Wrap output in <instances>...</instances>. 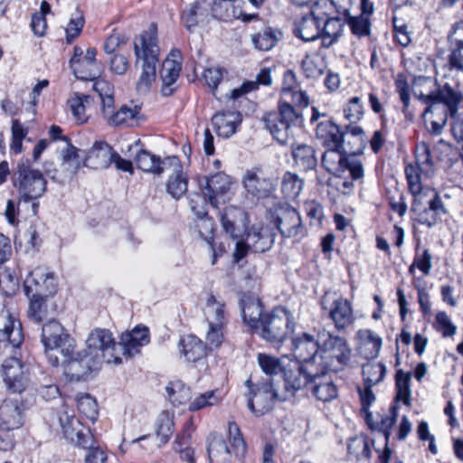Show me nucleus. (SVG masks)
Masks as SVG:
<instances>
[{"label": "nucleus", "instance_id": "7", "mask_svg": "<svg viewBox=\"0 0 463 463\" xmlns=\"http://www.w3.org/2000/svg\"><path fill=\"white\" fill-rule=\"evenodd\" d=\"M13 182L18 190L20 200L24 202L36 200L46 191L47 181L43 173L33 168L28 162L18 164Z\"/></svg>", "mask_w": 463, "mask_h": 463}, {"label": "nucleus", "instance_id": "45", "mask_svg": "<svg viewBox=\"0 0 463 463\" xmlns=\"http://www.w3.org/2000/svg\"><path fill=\"white\" fill-rule=\"evenodd\" d=\"M411 373L400 369L395 374V401L402 402L410 407L411 405Z\"/></svg>", "mask_w": 463, "mask_h": 463}, {"label": "nucleus", "instance_id": "62", "mask_svg": "<svg viewBox=\"0 0 463 463\" xmlns=\"http://www.w3.org/2000/svg\"><path fill=\"white\" fill-rule=\"evenodd\" d=\"M220 402V398L217 395V391H208L204 393L195 397L189 403V411H196L203 408L216 405Z\"/></svg>", "mask_w": 463, "mask_h": 463}, {"label": "nucleus", "instance_id": "55", "mask_svg": "<svg viewBox=\"0 0 463 463\" xmlns=\"http://www.w3.org/2000/svg\"><path fill=\"white\" fill-rule=\"evenodd\" d=\"M166 392L174 405L184 404L191 400V390L182 382L171 383L166 387Z\"/></svg>", "mask_w": 463, "mask_h": 463}, {"label": "nucleus", "instance_id": "1", "mask_svg": "<svg viewBox=\"0 0 463 463\" xmlns=\"http://www.w3.org/2000/svg\"><path fill=\"white\" fill-rule=\"evenodd\" d=\"M309 98L300 89L290 93L278 102V110L270 111L263 117L265 127L280 144L286 145L293 139L295 131L303 126L304 118L300 109L307 108Z\"/></svg>", "mask_w": 463, "mask_h": 463}, {"label": "nucleus", "instance_id": "44", "mask_svg": "<svg viewBox=\"0 0 463 463\" xmlns=\"http://www.w3.org/2000/svg\"><path fill=\"white\" fill-rule=\"evenodd\" d=\"M292 155L295 164L304 171L312 170L317 166V159L311 146L297 145L292 150Z\"/></svg>", "mask_w": 463, "mask_h": 463}, {"label": "nucleus", "instance_id": "43", "mask_svg": "<svg viewBox=\"0 0 463 463\" xmlns=\"http://www.w3.org/2000/svg\"><path fill=\"white\" fill-rule=\"evenodd\" d=\"M360 340V349L366 358H374L378 355L382 339L370 329H361L357 332Z\"/></svg>", "mask_w": 463, "mask_h": 463}, {"label": "nucleus", "instance_id": "14", "mask_svg": "<svg viewBox=\"0 0 463 463\" xmlns=\"http://www.w3.org/2000/svg\"><path fill=\"white\" fill-rule=\"evenodd\" d=\"M188 202L192 212L201 219V223L198 224L199 232L209 246V250L212 252V264L214 265L218 256L222 254V250L218 251L214 245V238L213 236V222L206 218L208 198L204 194H192L188 197Z\"/></svg>", "mask_w": 463, "mask_h": 463}, {"label": "nucleus", "instance_id": "13", "mask_svg": "<svg viewBox=\"0 0 463 463\" xmlns=\"http://www.w3.org/2000/svg\"><path fill=\"white\" fill-rule=\"evenodd\" d=\"M58 279L48 267L34 268L24 280V291L27 298L31 296L53 297L57 292Z\"/></svg>", "mask_w": 463, "mask_h": 463}, {"label": "nucleus", "instance_id": "42", "mask_svg": "<svg viewBox=\"0 0 463 463\" xmlns=\"http://www.w3.org/2000/svg\"><path fill=\"white\" fill-rule=\"evenodd\" d=\"M207 452L211 463H225L231 454V450L224 439L216 433H211L207 439Z\"/></svg>", "mask_w": 463, "mask_h": 463}, {"label": "nucleus", "instance_id": "11", "mask_svg": "<svg viewBox=\"0 0 463 463\" xmlns=\"http://www.w3.org/2000/svg\"><path fill=\"white\" fill-rule=\"evenodd\" d=\"M335 9L333 0H318L310 12L294 24V34L304 42L315 41L322 33L323 9Z\"/></svg>", "mask_w": 463, "mask_h": 463}, {"label": "nucleus", "instance_id": "5", "mask_svg": "<svg viewBox=\"0 0 463 463\" xmlns=\"http://www.w3.org/2000/svg\"><path fill=\"white\" fill-rule=\"evenodd\" d=\"M295 326L292 313L284 307H277L263 315L259 331L266 341L280 344L294 332Z\"/></svg>", "mask_w": 463, "mask_h": 463}, {"label": "nucleus", "instance_id": "17", "mask_svg": "<svg viewBox=\"0 0 463 463\" xmlns=\"http://www.w3.org/2000/svg\"><path fill=\"white\" fill-rule=\"evenodd\" d=\"M2 376L6 387L13 392L21 393L28 383L24 366L16 357H10L4 361Z\"/></svg>", "mask_w": 463, "mask_h": 463}, {"label": "nucleus", "instance_id": "47", "mask_svg": "<svg viewBox=\"0 0 463 463\" xmlns=\"http://www.w3.org/2000/svg\"><path fill=\"white\" fill-rule=\"evenodd\" d=\"M156 434L162 445L168 442L175 430L174 412L162 411L156 420Z\"/></svg>", "mask_w": 463, "mask_h": 463}, {"label": "nucleus", "instance_id": "40", "mask_svg": "<svg viewBox=\"0 0 463 463\" xmlns=\"http://www.w3.org/2000/svg\"><path fill=\"white\" fill-rule=\"evenodd\" d=\"M140 109L137 106L128 108L122 106L118 111H114V106L102 109V115L110 126L131 125L137 118Z\"/></svg>", "mask_w": 463, "mask_h": 463}, {"label": "nucleus", "instance_id": "4", "mask_svg": "<svg viewBox=\"0 0 463 463\" xmlns=\"http://www.w3.org/2000/svg\"><path fill=\"white\" fill-rule=\"evenodd\" d=\"M320 341L319 367L332 372L344 370L350 363L352 348L346 338L322 329L318 332Z\"/></svg>", "mask_w": 463, "mask_h": 463}, {"label": "nucleus", "instance_id": "35", "mask_svg": "<svg viewBox=\"0 0 463 463\" xmlns=\"http://www.w3.org/2000/svg\"><path fill=\"white\" fill-rule=\"evenodd\" d=\"M0 342H7L13 347H18L23 342L21 324L8 312L0 314Z\"/></svg>", "mask_w": 463, "mask_h": 463}, {"label": "nucleus", "instance_id": "58", "mask_svg": "<svg viewBox=\"0 0 463 463\" xmlns=\"http://www.w3.org/2000/svg\"><path fill=\"white\" fill-rule=\"evenodd\" d=\"M92 89L99 94L102 109L110 108L114 106V89L113 86L107 80L102 79L93 80Z\"/></svg>", "mask_w": 463, "mask_h": 463}, {"label": "nucleus", "instance_id": "28", "mask_svg": "<svg viewBox=\"0 0 463 463\" xmlns=\"http://www.w3.org/2000/svg\"><path fill=\"white\" fill-rule=\"evenodd\" d=\"M425 197L430 198L429 206L420 214V222L431 228L441 215L447 214L448 211L436 189L426 186L423 199Z\"/></svg>", "mask_w": 463, "mask_h": 463}, {"label": "nucleus", "instance_id": "57", "mask_svg": "<svg viewBox=\"0 0 463 463\" xmlns=\"http://www.w3.org/2000/svg\"><path fill=\"white\" fill-rule=\"evenodd\" d=\"M77 408L80 414L90 420L97 419L99 410L96 400L87 393H80L77 396Z\"/></svg>", "mask_w": 463, "mask_h": 463}, {"label": "nucleus", "instance_id": "24", "mask_svg": "<svg viewBox=\"0 0 463 463\" xmlns=\"http://www.w3.org/2000/svg\"><path fill=\"white\" fill-rule=\"evenodd\" d=\"M212 11L215 18L225 22L233 19H241L243 23L259 20L258 14H245L241 3L237 0H219L214 3Z\"/></svg>", "mask_w": 463, "mask_h": 463}, {"label": "nucleus", "instance_id": "26", "mask_svg": "<svg viewBox=\"0 0 463 463\" xmlns=\"http://www.w3.org/2000/svg\"><path fill=\"white\" fill-rule=\"evenodd\" d=\"M149 343V332L146 326H137L132 331L121 335L118 348L124 355L133 356L140 348Z\"/></svg>", "mask_w": 463, "mask_h": 463}, {"label": "nucleus", "instance_id": "41", "mask_svg": "<svg viewBox=\"0 0 463 463\" xmlns=\"http://www.w3.org/2000/svg\"><path fill=\"white\" fill-rule=\"evenodd\" d=\"M187 175L183 171L182 165L176 163L168 177L166 191L173 198L178 200L187 192Z\"/></svg>", "mask_w": 463, "mask_h": 463}, {"label": "nucleus", "instance_id": "6", "mask_svg": "<svg viewBox=\"0 0 463 463\" xmlns=\"http://www.w3.org/2000/svg\"><path fill=\"white\" fill-rule=\"evenodd\" d=\"M323 167L333 175H343L348 172L353 180H362L364 176V165L354 153L342 147H328L322 156Z\"/></svg>", "mask_w": 463, "mask_h": 463}, {"label": "nucleus", "instance_id": "33", "mask_svg": "<svg viewBox=\"0 0 463 463\" xmlns=\"http://www.w3.org/2000/svg\"><path fill=\"white\" fill-rule=\"evenodd\" d=\"M247 245L250 250L262 253L271 249L275 235L269 227L252 226L247 234Z\"/></svg>", "mask_w": 463, "mask_h": 463}, {"label": "nucleus", "instance_id": "9", "mask_svg": "<svg viewBox=\"0 0 463 463\" xmlns=\"http://www.w3.org/2000/svg\"><path fill=\"white\" fill-rule=\"evenodd\" d=\"M59 353L60 364L64 375L70 381H80L98 364L85 351H75V341H69Z\"/></svg>", "mask_w": 463, "mask_h": 463}, {"label": "nucleus", "instance_id": "38", "mask_svg": "<svg viewBox=\"0 0 463 463\" xmlns=\"http://www.w3.org/2000/svg\"><path fill=\"white\" fill-rule=\"evenodd\" d=\"M181 354L188 362H196L207 354V347L204 343L194 335L184 336L179 342Z\"/></svg>", "mask_w": 463, "mask_h": 463}, {"label": "nucleus", "instance_id": "34", "mask_svg": "<svg viewBox=\"0 0 463 463\" xmlns=\"http://www.w3.org/2000/svg\"><path fill=\"white\" fill-rule=\"evenodd\" d=\"M241 121L239 112L225 111L217 112L212 118L213 129L219 137L228 138L232 137Z\"/></svg>", "mask_w": 463, "mask_h": 463}, {"label": "nucleus", "instance_id": "15", "mask_svg": "<svg viewBox=\"0 0 463 463\" xmlns=\"http://www.w3.org/2000/svg\"><path fill=\"white\" fill-rule=\"evenodd\" d=\"M318 121L316 126L317 137L325 146L342 147L345 146V133L338 125L327 118L325 113H320L316 107H312L311 123Z\"/></svg>", "mask_w": 463, "mask_h": 463}, {"label": "nucleus", "instance_id": "27", "mask_svg": "<svg viewBox=\"0 0 463 463\" xmlns=\"http://www.w3.org/2000/svg\"><path fill=\"white\" fill-rule=\"evenodd\" d=\"M334 10L339 13L337 7L335 9L324 8L323 9V22H322V46L329 48L334 45L342 35L344 23L341 18L332 16Z\"/></svg>", "mask_w": 463, "mask_h": 463}, {"label": "nucleus", "instance_id": "2", "mask_svg": "<svg viewBox=\"0 0 463 463\" xmlns=\"http://www.w3.org/2000/svg\"><path fill=\"white\" fill-rule=\"evenodd\" d=\"M416 96L427 105L422 118L426 123L430 122V133L433 135L441 134L449 113L451 118H456L458 105L463 99L462 94L449 84L429 94L420 93Z\"/></svg>", "mask_w": 463, "mask_h": 463}, {"label": "nucleus", "instance_id": "46", "mask_svg": "<svg viewBox=\"0 0 463 463\" xmlns=\"http://www.w3.org/2000/svg\"><path fill=\"white\" fill-rule=\"evenodd\" d=\"M59 421L67 439H71L82 448H87L90 445L82 432L75 431L74 423H78V420L73 414H69L65 411L62 415H60Z\"/></svg>", "mask_w": 463, "mask_h": 463}, {"label": "nucleus", "instance_id": "52", "mask_svg": "<svg viewBox=\"0 0 463 463\" xmlns=\"http://www.w3.org/2000/svg\"><path fill=\"white\" fill-rule=\"evenodd\" d=\"M362 373L365 385L373 387L384 378L386 367L382 363H368L363 366Z\"/></svg>", "mask_w": 463, "mask_h": 463}, {"label": "nucleus", "instance_id": "59", "mask_svg": "<svg viewBox=\"0 0 463 463\" xmlns=\"http://www.w3.org/2000/svg\"><path fill=\"white\" fill-rule=\"evenodd\" d=\"M432 256L428 249H424L420 253L419 246L416 248V253L412 264L409 267V272L413 274L415 268L419 269L424 275H429L432 269Z\"/></svg>", "mask_w": 463, "mask_h": 463}, {"label": "nucleus", "instance_id": "37", "mask_svg": "<svg viewBox=\"0 0 463 463\" xmlns=\"http://www.w3.org/2000/svg\"><path fill=\"white\" fill-rule=\"evenodd\" d=\"M113 159L111 146L103 141H96L85 156L84 165L92 168H107Z\"/></svg>", "mask_w": 463, "mask_h": 463}, {"label": "nucleus", "instance_id": "22", "mask_svg": "<svg viewBox=\"0 0 463 463\" xmlns=\"http://www.w3.org/2000/svg\"><path fill=\"white\" fill-rule=\"evenodd\" d=\"M329 370L317 367V373L311 378V392L313 396L324 402H330L338 397V388L332 376L327 373Z\"/></svg>", "mask_w": 463, "mask_h": 463}, {"label": "nucleus", "instance_id": "61", "mask_svg": "<svg viewBox=\"0 0 463 463\" xmlns=\"http://www.w3.org/2000/svg\"><path fill=\"white\" fill-rule=\"evenodd\" d=\"M352 33L358 37H364L370 34L371 23L370 18L364 14L358 16H350L347 19Z\"/></svg>", "mask_w": 463, "mask_h": 463}, {"label": "nucleus", "instance_id": "19", "mask_svg": "<svg viewBox=\"0 0 463 463\" xmlns=\"http://www.w3.org/2000/svg\"><path fill=\"white\" fill-rule=\"evenodd\" d=\"M292 345L297 361H299L301 364L314 363L316 367H319V360H317L319 356L317 353L318 351L320 352L318 336L316 338L308 333H302L293 339Z\"/></svg>", "mask_w": 463, "mask_h": 463}, {"label": "nucleus", "instance_id": "8", "mask_svg": "<svg viewBox=\"0 0 463 463\" xmlns=\"http://www.w3.org/2000/svg\"><path fill=\"white\" fill-rule=\"evenodd\" d=\"M87 349L84 350L97 363L119 364L121 358L117 353V344L109 329L95 328L87 340Z\"/></svg>", "mask_w": 463, "mask_h": 463}, {"label": "nucleus", "instance_id": "54", "mask_svg": "<svg viewBox=\"0 0 463 463\" xmlns=\"http://www.w3.org/2000/svg\"><path fill=\"white\" fill-rule=\"evenodd\" d=\"M228 435L235 456L241 460L246 453V443L239 426L234 421L228 423Z\"/></svg>", "mask_w": 463, "mask_h": 463}, {"label": "nucleus", "instance_id": "23", "mask_svg": "<svg viewBox=\"0 0 463 463\" xmlns=\"http://www.w3.org/2000/svg\"><path fill=\"white\" fill-rule=\"evenodd\" d=\"M232 181L229 175L219 172L205 179V184L202 185L203 194L207 196L209 203L217 208L221 203H224V196L230 190Z\"/></svg>", "mask_w": 463, "mask_h": 463}, {"label": "nucleus", "instance_id": "25", "mask_svg": "<svg viewBox=\"0 0 463 463\" xmlns=\"http://www.w3.org/2000/svg\"><path fill=\"white\" fill-rule=\"evenodd\" d=\"M24 422L22 402L18 399H5L0 405V429L13 430L19 429Z\"/></svg>", "mask_w": 463, "mask_h": 463}, {"label": "nucleus", "instance_id": "48", "mask_svg": "<svg viewBox=\"0 0 463 463\" xmlns=\"http://www.w3.org/2000/svg\"><path fill=\"white\" fill-rule=\"evenodd\" d=\"M204 316L208 325H226L224 303L216 299L213 295L207 298Z\"/></svg>", "mask_w": 463, "mask_h": 463}, {"label": "nucleus", "instance_id": "31", "mask_svg": "<svg viewBox=\"0 0 463 463\" xmlns=\"http://www.w3.org/2000/svg\"><path fill=\"white\" fill-rule=\"evenodd\" d=\"M329 317L338 331L352 326L354 322V316L351 303L344 298L335 299L329 310Z\"/></svg>", "mask_w": 463, "mask_h": 463}, {"label": "nucleus", "instance_id": "32", "mask_svg": "<svg viewBox=\"0 0 463 463\" xmlns=\"http://www.w3.org/2000/svg\"><path fill=\"white\" fill-rule=\"evenodd\" d=\"M95 48H88L83 58H80L72 67L74 75L82 80H93L100 74V67L96 60Z\"/></svg>", "mask_w": 463, "mask_h": 463}, {"label": "nucleus", "instance_id": "29", "mask_svg": "<svg viewBox=\"0 0 463 463\" xmlns=\"http://www.w3.org/2000/svg\"><path fill=\"white\" fill-rule=\"evenodd\" d=\"M179 58L180 52L172 51L163 61L160 75L163 81L161 92L164 96H170L175 90L173 85L178 79L182 69V63L178 61Z\"/></svg>", "mask_w": 463, "mask_h": 463}, {"label": "nucleus", "instance_id": "21", "mask_svg": "<svg viewBox=\"0 0 463 463\" xmlns=\"http://www.w3.org/2000/svg\"><path fill=\"white\" fill-rule=\"evenodd\" d=\"M281 394L274 387L272 382L262 383L252 396L248 397V407L256 415L269 411L275 400H281Z\"/></svg>", "mask_w": 463, "mask_h": 463}, {"label": "nucleus", "instance_id": "60", "mask_svg": "<svg viewBox=\"0 0 463 463\" xmlns=\"http://www.w3.org/2000/svg\"><path fill=\"white\" fill-rule=\"evenodd\" d=\"M225 325H208L205 334V345L207 349L213 350L221 346L224 340Z\"/></svg>", "mask_w": 463, "mask_h": 463}, {"label": "nucleus", "instance_id": "53", "mask_svg": "<svg viewBox=\"0 0 463 463\" xmlns=\"http://www.w3.org/2000/svg\"><path fill=\"white\" fill-rule=\"evenodd\" d=\"M288 359H278L266 354L258 355V363L263 373L269 376L282 373Z\"/></svg>", "mask_w": 463, "mask_h": 463}, {"label": "nucleus", "instance_id": "64", "mask_svg": "<svg viewBox=\"0 0 463 463\" xmlns=\"http://www.w3.org/2000/svg\"><path fill=\"white\" fill-rule=\"evenodd\" d=\"M364 113V106L359 97L351 98L344 109L345 118L349 120L350 123L359 121L363 118Z\"/></svg>", "mask_w": 463, "mask_h": 463}, {"label": "nucleus", "instance_id": "10", "mask_svg": "<svg viewBox=\"0 0 463 463\" xmlns=\"http://www.w3.org/2000/svg\"><path fill=\"white\" fill-rule=\"evenodd\" d=\"M317 373L315 364H301L299 361L287 360L282 376L284 379V392L281 401L288 400L295 396L296 392L311 382L312 376Z\"/></svg>", "mask_w": 463, "mask_h": 463}, {"label": "nucleus", "instance_id": "30", "mask_svg": "<svg viewBox=\"0 0 463 463\" xmlns=\"http://www.w3.org/2000/svg\"><path fill=\"white\" fill-rule=\"evenodd\" d=\"M128 150L136 153L135 163L140 170L160 175L164 172L163 162L156 156L141 147L140 140L129 146Z\"/></svg>", "mask_w": 463, "mask_h": 463}, {"label": "nucleus", "instance_id": "49", "mask_svg": "<svg viewBox=\"0 0 463 463\" xmlns=\"http://www.w3.org/2000/svg\"><path fill=\"white\" fill-rule=\"evenodd\" d=\"M52 297L31 296L29 298L28 317L40 324L49 314V299Z\"/></svg>", "mask_w": 463, "mask_h": 463}, {"label": "nucleus", "instance_id": "18", "mask_svg": "<svg viewBox=\"0 0 463 463\" xmlns=\"http://www.w3.org/2000/svg\"><path fill=\"white\" fill-rule=\"evenodd\" d=\"M79 149L72 145L62 152V160L60 169H46L47 175L55 182L64 184L72 179L80 167Z\"/></svg>", "mask_w": 463, "mask_h": 463}, {"label": "nucleus", "instance_id": "56", "mask_svg": "<svg viewBox=\"0 0 463 463\" xmlns=\"http://www.w3.org/2000/svg\"><path fill=\"white\" fill-rule=\"evenodd\" d=\"M29 128L22 124L18 119L12 120L11 126V143L10 150L14 154H20L23 151V141L26 138Z\"/></svg>", "mask_w": 463, "mask_h": 463}, {"label": "nucleus", "instance_id": "36", "mask_svg": "<svg viewBox=\"0 0 463 463\" xmlns=\"http://www.w3.org/2000/svg\"><path fill=\"white\" fill-rule=\"evenodd\" d=\"M242 319L250 329L259 331L263 317V306L260 300L255 297H244L241 300Z\"/></svg>", "mask_w": 463, "mask_h": 463}, {"label": "nucleus", "instance_id": "63", "mask_svg": "<svg viewBox=\"0 0 463 463\" xmlns=\"http://www.w3.org/2000/svg\"><path fill=\"white\" fill-rule=\"evenodd\" d=\"M302 70L307 78H317L323 74L324 65L317 56L307 54L301 62Z\"/></svg>", "mask_w": 463, "mask_h": 463}, {"label": "nucleus", "instance_id": "3", "mask_svg": "<svg viewBox=\"0 0 463 463\" xmlns=\"http://www.w3.org/2000/svg\"><path fill=\"white\" fill-rule=\"evenodd\" d=\"M157 28L152 24L147 31L141 33L134 43L136 62H141L142 72L137 83L138 92H146L156 80V66L159 62Z\"/></svg>", "mask_w": 463, "mask_h": 463}, {"label": "nucleus", "instance_id": "16", "mask_svg": "<svg viewBox=\"0 0 463 463\" xmlns=\"http://www.w3.org/2000/svg\"><path fill=\"white\" fill-rule=\"evenodd\" d=\"M272 220L285 238L301 237L305 233L300 215L291 206L283 205L276 208L272 213Z\"/></svg>", "mask_w": 463, "mask_h": 463}, {"label": "nucleus", "instance_id": "20", "mask_svg": "<svg viewBox=\"0 0 463 463\" xmlns=\"http://www.w3.org/2000/svg\"><path fill=\"white\" fill-rule=\"evenodd\" d=\"M242 184L247 193L257 198H265L271 194L275 185L262 169L254 167L245 172Z\"/></svg>", "mask_w": 463, "mask_h": 463}, {"label": "nucleus", "instance_id": "50", "mask_svg": "<svg viewBox=\"0 0 463 463\" xmlns=\"http://www.w3.org/2000/svg\"><path fill=\"white\" fill-rule=\"evenodd\" d=\"M415 164L418 165L420 173L426 176H431L434 174V163L427 143L421 142L416 146Z\"/></svg>", "mask_w": 463, "mask_h": 463}, {"label": "nucleus", "instance_id": "12", "mask_svg": "<svg viewBox=\"0 0 463 463\" xmlns=\"http://www.w3.org/2000/svg\"><path fill=\"white\" fill-rule=\"evenodd\" d=\"M69 341H74L66 333L61 324L52 319L45 323L42 327V343L45 348L47 359L52 366L57 367L60 364L59 353L70 344Z\"/></svg>", "mask_w": 463, "mask_h": 463}, {"label": "nucleus", "instance_id": "39", "mask_svg": "<svg viewBox=\"0 0 463 463\" xmlns=\"http://www.w3.org/2000/svg\"><path fill=\"white\" fill-rule=\"evenodd\" d=\"M281 37L280 30L264 26L260 31L250 35V41L256 50L268 52L277 45Z\"/></svg>", "mask_w": 463, "mask_h": 463}, {"label": "nucleus", "instance_id": "51", "mask_svg": "<svg viewBox=\"0 0 463 463\" xmlns=\"http://www.w3.org/2000/svg\"><path fill=\"white\" fill-rule=\"evenodd\" d=\"M304 181L298 175L287 172L282 179L281 190L285 197L295 200L301 193Z\"/></svg>", "mask_w": 463, "mask_h": 463}]
</instances>
